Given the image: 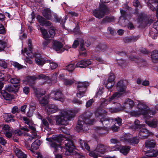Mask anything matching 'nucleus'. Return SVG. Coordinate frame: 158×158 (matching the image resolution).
<instances>
[{
	"label": "nucleus",
	"instance_id": "1",
	"mask_svg": "<svg viewBox=\"0 0 158 158\" xmlns=\"http://www.w3.org/2000/svg\"><path fill=\"white\" fill-rule=\"evenodd\" d=\"M93 113L89 111H85L80 116L77 127L79 131H86L89 130V125L92 124L93 121L90 118Z\"/></svg>",
	"mask_w": 158,
	"mask_h": 158
},
{
	"label": "nucleus",
	"instance_id": "2",
	"mask_svg": "<svg viewBox=\"0 0 158 158\" xmlns=\"http://www.w3.org/2000/svg\"><path fill=\"white\" fill-rule=\"evenodd\" d=\"M77 113L75 110H61L60 114L56 116V123L59 126L67 125L68 121L73 117Z\"/></svg>",
	"mask_w": 158,
	"mask_h": 158
},
{
	"label": "nucleus",
	"instance_id": "3",
	"mask_svg": "<svg viewBox=\"0 0 158 158\" xmlns=\"http://www.w3.org/2000/svg\"><path fill=\"white\" fill-rule=\"evenodd\" d=\"M63 135H59L55 136L52 139L46 138V140L50 142L49 144L50 147L53 150L54 154H56L59 152L60 148L61 149V151H62L63 147L61 146L60 144L57 143L55 142H60L62 140H63Z\"/></svg>",
	"mask_w": 158,
	"mask_h": 158
},
{
	"label": "nucleus",
	"instance_id": "4",
	"mask_svg": "<svg viewBox=\"0 0 158 158\" xmlns=\"http://www.w3.org/2000/svg\"><path fill=\"white\" fill-rule=\"evenodd\" d=\"M100 1L99 9H96L93 11L94 16L99 19L102 18L108 11V8L104 3H107L110 2V1L106 0H100Z\"/></svg>",
	"mask_w": 158,
	"mask_h": 158
},
{
	"label": "nucleus",
	"instance_id": "5",
	"mask_svg": "<svg viewBox=\"0 0 158 158\" xmlns=\"http://www.w3.org/2000/svg\"><path fill=\"white\" fill-rule=\"evenodd\" d=\"M63 140H64L65 147L66 151L64 154L66 156H70L73 154L74 149V146L73 140L71 139L65 138L63 135Z\"/></svg>",
	"mask_w": 158,
	"mask_h": 158
},
{
	"label": "nucleus",
	"instance_id": "6",
	"mask_svg": "<svg viewBox=\"0 0 158 158\" xmlns=\"http://www.w3.org/2000/svg\"><path fill=\"white\" fill-rule=\"evenodd\" d=\"M89 84L87 82H78L77 85L78 92L77 94V97L79 98L84 96L87 88Z\"/></svg>",
	"mask_w": 158,
	"mask_h": 158
},
{
	"label": "nucleus",
	"instance_id": "7",
	"mask_svg": "<svg viewBox=\"0 0 158 158\" xmlns=\"http://www.w3.org/2000/svg\"><path fill=\"white\" fill-rule=\"evenodd\" d=\"M138 107L139 109L138 111H134L131 112L132 115L135 116L141 114L144 115L147 113V110L149 109V107L143 103H139Z\"/></svg>",
	"mask_w": 158,
	"mask_h": 158
},
{
	"label": "nucleus",
	"instance_id": "8",
	"mask_svg": "<svg viewBox=\"0 0 158 158\" xmlns=\"http://www.w3.org/2000/svg\"><path fill=\"white\" fill-rule=\"evenodd\" d=\"M50 97L54 100H58L61 102H64V96L62 91L60 89L52 91L50 94Z\"/></svg>",
	"mask_w": 158,
	"mask_h": 158
},
{
	"label": "nucleus",
	"instance_id": "9",
	"mask_svg": "<svg viewBox=\"0 0 158 158\" xmlns=\"http://www.w3.org/2000/svg\"><path fill=\"white\" fill-rule=\"evenodd\" d=\"M121 96V94L118 93H115L110 98L108 99L103 98L101 101V106L104 107L108 104L113 100L116 99Z\"/></svg>",
	"mask_w": 158,
	"mask_h": 158
},
{
	"label": "nucleus",
	"instance_id": "10",
	"mask_svg": "<svg viewBox=\"0 0 158 158\" xmlns=\"http://www.w3.org/2000/svg\"><path fill=\"white\" fill-rule=\"evenodd\" d=\"M52 43L53 49L58 52L61 53L64 51L63 44L61 42L53 40Z\"/></svg>",
	"mask_w": 158,
	"mask_h": 158
},
{
	"label": "nucleus",
	"instance_id": "11",
	"mask_svg": "<svg viewBox=\"0 0 158 158\" xmlns=\"http://www.w3.org/2000/svg\"><path fill=\"white\" fill-rule=\"evenodd\" d=\"M32 136L30 135L26 132H24L23 135L26 137V140L28 142H31L34 139L37 138L39 137L37 135L36 129L35 131H31Z\"/></svg>",
	"mask_w": 158,
	"mask_h": 158
},
{
	"label": "nucleus",
	"instance_id": "12",
	"mask_svg": "<svg viewBox=\"0 0 158 158\" xmlns=\"http://www.w3.org/2000/svg\"><path fill=\"white\" fill-rule=\"evenodd\" d=\"M59 110L57 107L54 105L49 104L45 108V110L48 114L55 113Z\"/></svg>",
	"mask_w": 158,
	"mask_h": 158
},
{
	"label": "nucleus",
	"instance_id": "13",
	"mask_svg": "<svg viewBox=\"0 0 158 158\" xmlns=\"http://www.w3.org/2000/svg\"><path fill=\"white\" fill-rule=\"evenodd\" d=\"M24 123L28 125V127L31 131H35L36 129L35 127V125L34 124L33 121L31 119L27 118V117L24 116L23 117Z\"/></svg>",
	"mask_w": 158,
	"mask_h": 158
},
{
	"label": "nucleus",
	"instance_id": "14",
	"mask_svg": "<svg viewBox=\"0 0 158 158\" xmlns=\"http://www.w3.org/2000/svg\"><path fill=\"white\" fill-rule=\"evenodd\" d=\"M126 89V86L123 84V81H120L118 82L117 84L116 89L117 91L118 92L122 95V94L121 93H125Z\"/></svg>",
	"mask_w": 158,
	"mask_h": 158
},
{
	"label": "nucleus",
	"instance_id": "15",
	"mask_svg": "<svg viewBox=\"0 0 158 158\" xmlns=\"http://www.w3.org/2000/svg\"><path fill=\"white\" fill-rule=\"evenodd\" d=\"M147 19H148L143 17L142 14H139L138 19V22L139 24V26H145L147 25H149L148 22L147 21Z\"/></svg>",
	"mask_w": 158,
	"mask_h": 158
},
{
	"label": "nucleus",
	"instance_id": "16",
	"mask_svg": "<svg viewBox=\"0 0 158 158\" xmlns=\"http://www.w3.org/2000/svg\"><path fill=\"white\" fill-rule=\"evenodd\" d=\"M153 133L150 132L146 129H142L139 132V137L142 139H145L150 135H152Z\"/></svg>",
	"mask_w": 158,
	"mask_h": 158
},
{
	"label": "nucleus",
	"instance_id": "17",
	"mask_svg": "<svg viewBox=\"0 0 158 158\" xmlns=\"http://www.w3.org/2000/svg\"><path fill=\"white\" fill-rule=\"evenodd\" d=\"M28 47L29 49L27 50V48H24V50H22V53L23 54L24 53H26L27 55L30 57L32 56V45L31 43V40L29 39L28 40Z\"/></svg>",
	"mask_w": 158,
	"mask_h": 158
},
{
	"label": "nucleus",
	"instance_id": "18",
	"mask_svg": "<svg viewBox=\"0 0 158 158\" xmlns=\"http://www.w3.org/2000/svg\"><path fill=\"white\" fill-rule=\"evenodd\" d=\"M91 63V61L89 60H81L77 62L76 66L81 68H85Z\"/></svg>",
	"mask_w": 158,
	"mask_h": 158
},
{
	"label": "nucleus",
	"instance_id": "19",
	"mask_svg": "<svg viewBox=\"0 0 158 158\" xmlns=\"http://www.w3.org/2000/svg\"><path fill=\"white\" fill-rule=\"evenodd\" d=\"M100 121L104 126H109L112 123L113 120L109 117L104 116L100 118Z\"/></svg>",
	"mask_w": 158,
	"mask_h": 158
},
{
	"label": "nucleus",
	"instance_id": "20",
	"mask_svg": "<svg viewBox=\"0 0 158 158\" xmlns=\"http://www.w3.org/2000/svg\"><path fill=\"white\" fill-rule=\"evenodd\" d=\"M80 44V50L81 51H84L85 50V48L84 47V40L81 39H80L79 41L77 40H75L72 45L73 48H76Z\"/></svg>",
	"mask_w": 158,
	"mask_h": 158
},
{
	"label": "nucleus",
	"instance_id": "21",
	"mask_svg": "<svg viewBox=\"0 0 158 158\" xmlns=\"http://www.w3.org/2000/svg\"><path fill=\"white\" fill-rule=\"evenodd\" d=\"M35 62L39 65L42 66L46 61L39 54H36L35 55Z\"/></svg>",
	"mask_w": 158,
	"mask_h": 158
},
{
	"label": "nucleus",
	"instance_id": "22",
	"mask_svg": "<svg viewBox=\"0 0 158 158\" xmlns=\"http://www.w3.org/2000/svg\"><path fill=\"white\" fill-rule=\"evenodd\" d=\"M37 78V77L35 76H28L27 79V84L32 88H34L35 80Z\"/></svg>",
	"mask_w": 158,
	"mask_h": 158
},
{
	"label": "nucleus",
	"instance_id": "23",
	"mask_svg": "<svg viewBox=\"0 0 158 158\" xmlns=\"http://www.w3.org/2000/svg\"><path fill=\"white\" fill-rule=\"evenodd\" d=\"M37 19L41 25L46 26H50L51 23L49 21H47L44 18L41 16L38 15L37 16Z\"/></svg>",
	"mask_w": 158,
	"mask_h": 158
},
{
	"label": "nucleus",
	"instance_id": "24",
	"mask_svg": "<svg viewBox=\"0 0 158 158\" xmlns=\"http://www.w3.org/2000/svg\"><path fill=\"white\" fill-rule=\"evenodd\" d=\"M108 147L106 145H104L102 144H98L96 148V150L100 154H104L106 152Z\"/></svg>",
	"mask_w": 158,
	"mask_h": 158
},
{
	"label": "nucleus",
	"instance_id": "25",
	"mask_svg": "<svg viewBox=\"0 0 158 158\" xmlns=\"http://www.w3.org/2000/svg\"><path fill=\"white\" fill-rule=\"evenodd\" d=\"M43 16L47 19L51 20L52 19V13L49 8L44 9L42 11Z\"/></svg>",
	"mask_w": 158,
	"mask_h": 158
},
{
	"label": "nucleus",
	"instance_id": "26",
	"mask_svg": "<svg viewBox=\"0 0 158 158\" xmlns=\"http://www.w3.org/2000/svg\"><path fill=\"white\" fill-rule=\"evenodd\" d=\"M106 112L101 107L98 108L95 112V114L96 117L100 118L104 116L106 114Z\"/></svg>",
	"mask_w": 158,
	"mask_h": 158
},
{
	"label": "nucleus",
	"instance_id": "27",
	"mask_svg": "<svg viewBox=\"0 0 158 158\" xmlns=\"http://www.w3.org/2000/svg\"><path fill=\"white\" fill-rule=\"evenodd\" d=\"M130 148V147L129 146H123L120 148L119 147H117L114 150H120L121 152L123 153L124 155H126L128 153Z\"/></svg>",
	"mask_w": 158,
	"mask_h": 158
},
{
	"label": "nucleus",
	"instance_id": "28",
	"mask_svg": "<svg viewBox=\"0 0 158 158\" xmlns=\"http://www.w3.org/2000/svg\"><path fill=\"white\" fill-rule=\"evenodd\" d=\"M116 105V107L113 108H110L109 111L111 113H115L121 111L123 109V107L120 104L117 103Z\"/></svg>",
	"mask_w": 158,
	"mask_h": 158
},
{
	"label": "nucleus",
	"instance_id": "29",
	"mask_svg": "<svg viewBox=\"0 0 158 158\" xmlns=\"http://www.w3.org/2000/svg\"><path fill=\"white\" fill-rule=\"evenodd\" d=\"M79 142L81 146V147L82 149H86L88 151H90V148L87 143L85 142V141L82 140L81 139H79Z\"/></svg>",
	"mask_w": 158,
	"mask_h": 158
},
{
	"label": "nucleus",
	"instance_id": "30",
	"mask_svg": "<svg viewBox=\"0 0 158 158\" xmlns=\"http://www.w3.org/2000/svg\"><path fill=\"white\" fill-rule=\"evenodd\" d=\"M18 88V85H7L5 86V90L11 92L17 90Z\"/></svg>",
	"mask_w": 158,
	"mask_h": 158
},
{
	"label": "nucleus",
	"instance_id": "31",
	"mask_svg": "<svg viewBox=\"0 0 158 158\" xmlns=\"http://www.w3.org/2000/svg\"><path fill=\"white\" fill-rule=\"evenodd\" d=\"M54 20L56 22L60 23L62 25H64V23L68 19L67 16H65L64 19H62L61 17L57 16L56 15H54Z\"/></svg>",
	"mask_w": 158,
	"mask_h": 158
},
{
	"label": "nucleus",
	"instance_id": "32",
	"mask_svg": "<svg viewBox=\"0 0 158 158\" xmlns=\"http://www.w3.org/2000/svg\"><path fill=\"white\" fill-rule=\"evenodd\" d=\"M156 144V142L154 140H147L145 142V147L148 148H153Z\"/></svg>",
	"mask_w": 158,
	"mask_h": 158
},
{
	"label": "nucleus",
	"instance_id": "33",
	"mask_svg": "<svg viewBox=\"0 0 158 158\" xmlns=\"http://www.w3.org/2000/svg\"><path fill=\"white\" fill-rule=\"evenodd\" d=\"M35 95L38 99H40L41 97L45 94L43 90L40 89H35Z\"/></svg>",
	"mask_w": 158,
	"mask_h": 158
},
{
	"label": "nucleus",
	"instance_id": "34",
	"mask_svg": "<svg viewBox=\"0 0 158 158\" xmlns=\"http://www.w3.org/2000/svg\"><path fill=\"white\" fill-rule=\"evenodd\" d=\"M49 96H45L43 98L41 99H38L39 102L42 106H44L47 104L48 102Z\"/></svg>",
	"mask_w": 158,
	"mask_h": 158
},
{
	"label": "nucleus",
	"instance_id": "35",
	"mask_svg": "<svg viewBox=\"0 0 158 158\" xmlns=\"http://www.w3.org/2000/svg\"><path fill=\"white\" fill-rule=\"evenodd\" d=\"M40 30L42 34L43 37L45 40L50 38L49 35L47 30L44 27H40Z\"/></svg>",
	"mask_w": 158,
	"mask_h": 158
},
{
	"label": "nucleus",
	"instance_id": "36",
	"mask_svg": "<svg viewBox=\"0 0 158 158\" xmlns=\"http://www.w3.org/2000/svg\"><path fill=\"white\" fill-rule=\"evenodd\" d=\"M146 155L149 157H155L158 155V152L156 150L152 149L149 150L146 152Z\"/></svg>",
	"mask_w": 158,
	"mask_h": 158
},
{
	"label": "nucleus",
	"instance_id": "37",
	"mask_svg": "<svg viewBox=\"0 0 158 158\" xmlns=\"http://www.w3.org/2000/svg\"><path fill=\"white\" fill-rule=\"evenodd\" d=\"M146 123L149 126L155 128L157 126L158 122L156 119H153L152 121H146Z\"/></svg>",
	"mask_w": 158,
	"mask_h": 158
},
{
	"label": "nucleus",
	"instance_id": "38",
	"mask_svg": "<svg viewBox=\"0 0 158 158\" xmlns=\"http://www.w3.org/2000/svg\"><path fill=\"white\" fill-rule=\"evenodd\" d=\"M1 93L4 98L6 100H10L13 99L12 96L7 92L6 90H3L1 91Z\"/></svg>",
	"mask_w": 158,
	"mask_h": 158
},
{
	"label": "nucleus",
	"instance_id": "39",
	"mask_svg": "<svg viewBox=\"0 0 158 158\" xmlns=\"http://www.w3.org/2000/svg\"><path fill=\"white\" fill-rule=\"evenodd\" d=\"M41 143V142L40 140H35L31 144V148L34 150H37L39 148V146Z\"/></svg>",
	"mask_w": 158,
	"mask_h": 158
},
{
	"label": "nucleus",
	"instance_id": "40",
	"mask_svg": "<svg viewBox=\"0 0 158 158\" xmlns=\"http://www.w3.org/2000/svg\"><path fill=\"white\" fill-rule=\"evenodd\" d=\"M144 127V124H140L139 121L137 119H136L134 122V125L133 126V128L136 130Z\"/></svg>",
	"mask_w": 158,
	"mask_h": 158
},
{
	"label": "nucleus",
	"instance_id": "41",
	"mask_svg": "<svg viewBox=\"0 0 158 158\" xmlns=\"http://www.w3.org/2000/svg\"><path fill=\"white\" fill-rule=\"evenodd\" d=\"M138 39L137 36H132L129 38H126L124 39L125 43L131 42L136 41Z\"/></svg>",
	"mask_w": 158,
	"mask_h": 158
},
{
	"label": "nucleus",
	"instance_id": "42",
	"mask_svg": "<svg viewBox=\"0 0 158 158\" xmlns=\"http://www.w3.org/2000/svg\"><path fill=\"white\" fill-rule=\"evenodd\" d=\"M147 113L144 115H146V116L147 118L152 117L156 113V111L150 110L149 108L148 110H147Z\"/></svg>",
	"mask_w": 158,
	"mask_h": 158
},
{
	"label": "nucleus",
	"instance_id": "43",
	"mask_svg": "<svg viewBox=\"0 0 158 158\" xmlns=\"http://www.w3.org/2000/svg\"><path fill=\"white\" fill-rule=\"evenodd\" d=\"M132 137V135L129 134H125L123 140L124 142L126 143H129L130 142Z\"/></svg>",
	"mask_w": 158,
	"mask_h": 158
},
{
	"label": "nucleus",
	"instance_id": "44",
	"mask_svg": "<svg viewBox=\"0 0 158 158\" xmlns=\"http://www.w3.org/2000/svg\"><path fill=\"white\" fill-rule=\"evenodd\" d=\"M114 20V18L113 17H106L104 18L102 20V23H106L112 22Z\"/></svg>",
	"mask_w": 158,
	"mask_h": 158
},
{
	"label": "nucleus",
	"instance_id": "45",
	"mask_svg": "<svg viewBox=\"0 0 158 158\" xmlns=\"http://www.w3.org/2000/svg\"><path fill=\"white\" fill-rule=\"evenodd\" d=\"M14 116L10 114L7 115L6 117L5 118V121L7 123H10L11 122H14L15 121L14 119L13 118Z\"/></svg>",
	"mask_w": 158,
	"mask_h": 158
},
{
	"label": "nucleus",
	"instance_id": "46",
	"mask_svg": "<svg viewBox=\"0 0 158 158\" xmlns=\"http://www.w3.org/2000/svg\"><path fill=\"white\" fill-rule=\"evenodd\" d=\"M90 156L93 157L94 158H97L98 156L100 155V154L98 152L96 149L93 151L91 152L89 154Z\"/></svg>",
	"mask_w": 158,
	"mask_h": 158
},
{
	"label": "nucleus",
	"instance_id": "47",
	"mask_svg": "<svg viewBox=\"0 0 158 158\" xmlns=\"http://www.w3.org/2000/svg\"><path fill=\"white\" fill-rule=\"evenodd\" d=\"M42 122L44 125L45 127V129L48 131H51V129L50 128H49V124L47 120L45 119H44L42 120Z\"/></svg>",
	"mask_w": 158,
	"mask_h": 158
},
{
	"label": "nucleus",
	"instance_id": "48",
	"mask_svg": "<svg viewBox=\"0 0 158 158\" xmlns=\"http://www.w3.org/2000/svg\"><path fill=\"white\" fill-rule=\"evenodd\" d=\"M75 68L74 65L72 64H70L65 67V69L70 72L73 71Z\"/></svg>",
	"mask_w": 158,
	"mask_h": 158
},
{
	"label": "nucleus",
	"instance_id": "49",
	"mask_svg": "<svg viewBox=\"0 0 158 158\" xmlns=\"http://www.w3.org/2000/svg\"><path fill=\"white\" fill-rule=\"evenodd\" d=\"M131 106L128 104L127 102H125L123 105V109H124L127 112H129L130 110L132 108Z\"/></svg>",
	"mask_w": 158,
	"mask_h": 158
},
{
	"label": "nucleus",
	"instance_id": "50",
	"mask_svg": "<svg viewBox=\"0 0 158 158\" xmlns=\"http://www.w3.org/2000/svg\"><path fill=\"white\" fill-rule=\"evenodd\" d=\"M49 36L50 38H53L54 37L55 35V31L54 30V27H51V29L49 31Z\"/></svg>",
	"mask_w": 158,
	"mask_h": 158
},
{
	"label": "nucleus",
	"instance_id": "51",
	"mask_svg": "<svg viewBox=\"0 0 158 158\" xmlns=\"http://www.w3.org/2000/svg\"><path fill=\"white\" fill-rule=\"evenodd\" d=\"M129 143L137 144L139 142V139L137 137L131 138Z\"/></svg>",
	"mask_w": 158,
	"mask_h": 158
},
{
	"label": "nucleus",
	"instance_id": "52",
	"mask_svg": "<svg viewBox=\"0 0 158 158\" xmlns=\"http://www.w3.org/2000/svg\"><path fill=\"white\" fill-rule=\"evenodd\" d=\"M117 62L118 65L123 68L125 67L126 64V63L125 61L122 59L118 60Z\"/></svg>",
	"mask_w": 158,
	"mask_h": 158
},
{
	"label": "nucleus",
	"instance_id": "53",
	"mask_svg": "<svg viewBox=\"0 0 158 158\" xmlns=\"http://www.w3.org/2000/svg\"><path fill=\"white\" fill-rule=\"evenodd\" d=\"M115 79V76L114 74L111 73L110 74L109 78H108L107 82H112L114 81Z\"/></svg>",
	"mask_w": 158,
	"mask_h": 158
},
{
	"label": "nucleus",
	"instance_id": "54",
	"mask_svg": "<svg viewBox=\"0 0 158 158\" xmlns=\"http://www.w3.org/2000/svg\"><path fill=\"white\" fill-rule=\"evenodd\" d=\"M50 43V40H46L44 41L42 43V48L44 49H45L48 45Z\"/></svg>",
	"mask_w": 158,
	"mask_h": 158
},
{
	"label": "nucleus",
	"instance_id": "55",
	"mask_svg": "<svg viewBox=\"0 0 158 158\" xmlns=\"http://www.w3.org/2000/svg\"><path fill=\"white\" fill-rule=\"evenodd\" d=\"M20 80L17 78H11L10 80V83L12 84H17L19 82Z\"/></svg>",
	"mask_w": 158,
	"mask_h": 158
},
{
	"label": "nucleus",
	"instance_id": "56",
	"mask_svg": "<svg viewBox=\"0 0 158 158\" xmlns=\"http://www.w3.org/2000/svg\"><path fill=\"white\" fill-rule=\"evenodd\" d=\"M38 77L40 79H43L45 80H50V78L48 76L43 74H41L38 76Z\"/></svg>",
	"mask_w": 158,
	"mask_h": 158
},
{
	"label": "nucleus",
	"instance_id": "57",
	"mask_svg": "<svg viewBox=\"0 0 158 158\" xmlns=\"http://www.w3.org/2000/svg\"><path fill=\"white\" fill-rule=\"evenodd\" d=\"M0 66L6 69L7 67V63L4 60L0 59Z\"/></svg>",
	"mask_w": 158,
	"mask_h": 158
},
{
	"label": "nucleus",
	"instance_id": "58",
	"mask_svg": "<svg viewBox=\"0 0 158 158\" xmlns=\"http://www.w3.org/2000/svg\"><path fill=\"white\" fill-rule=\"evenodd\" d=\"M13 150L16 156H19V154L20 152L22 151L20 149L16 146L14 147Z\"/></svg>",
	"mask_w": 158,
	"mask_h": 158
},
{
	"label": "nucleus",
	"instance_id": "59",
	"mask_svg": "<svg viewBox=\"0 0 158 158\" xmlns=\"http://www.w3.org/2000/svg\"><path fill=\"white\" fill-rule=\"evenodd\" d=\"M74 82L73 80L65 79L64 81V84L66 85H70L72 84Z\"/></svg>",
	"mask_w": 158,
	"mask_h": 158
},
{
	"label": "nucleus",
	"instance_id": "60",
	"mask_svg": "<svg viewBox=\"0 0 158 158\" xmlns=\"http://www.w3.org/2000/svg\"><path fill=\"white\" fill-rule=\"evenodd\" d=\"M94 102V100L92 99L88 100L86 103L85 106L86 107L88 108L91 106Z\"/></svg>",
	"mask_w": 158,
	"mask_h": 158
},
{
	"label": "nucleus",
	"instance_id": "61",
	"mask_svg": "<svg viewBox=\"0 0 158 158\" xmlns=\"http://www.w3.org/2000/svg\"><path fill=\"white\" fill-rule=\"evenodd\" d=\"M36 108L35 104L33 102H31L30 104V110L34 111Z\"/></svg>",
	"mask_w": 158,
	"mask_h": 158
},
{
	"label": "nucleus",
	"instance_id": "62",
	"mask_svg": "<svg viewBox=\"0 0 158 158\" xmlns=\"http://www.w3.org/2000/svg\"><path fill=\"white\" fill-rule=\"evenodd\" d=\"M6 33V31L4 26L2 24L0 25V34H4Z\"/></svg>",
	"mask_w": 158,
	"mask_h": 158
},
{
	"label": "nucleus",
	"instance_id": "63",
	"mask_svg": "<svg viewBox=\"0 0 158 158\" xmlns=\"http://www.w3.org/2000/svg\"><path fill=\"white\" fill-rule=\"evenodd\" d=\"M52 82L53 83H56L57 82V76L56 74H53L51 78Z\"/></svg>",
	"mask_w": 158,
	"mask_h": 158
},
{
	"label": "nucleus",
	"instance_id": "64",
	"mask_svg": "<svg viewBox=\"0 0 158 158\" xmlns=\"http://www.w3.org/2000/svg\"><path fill=\"white\" fill-rule=\"evenodd\" d=\"M19 156H16L18 158H27V156L22 151L20 152L19 154Z\"/></svg>",
	"mask_w": 158,
	"mask_h": 158
}]
</instances>
